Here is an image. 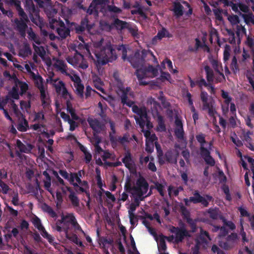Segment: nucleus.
Returning a JSON list of instances; mask_svg holds the SVG:
<instances>
[{
    "mask_svg": "<svg viewBox=\"0 0 254 254\" xmlns=\"http://www.w3.org/2000/svg\"><path fill=\"white\" fill-rule=\"evenodd\" d=\"M95 59L93 60L97 67H101L109 62H112L117 58L116 50L111 45H107L102 48L95 50Z\"/></svg>",
    "mask_w": 254,
    "mask_h": 254,
    "instance_id": "f257e3e1",
    "label": "nucleus"
},
{
    "mask_svg": "<svg viewBox=\"0 0 254 254\" xmlns=\"http://www.w3.org/2000/svg\"><path fill=\"white\" fill-rule=\"evenodd\" d=\"M119 91L121 92L120 95L121 103L123 105H126L129 107H132V110L134 113L137 115L141 108H139L136 105H133L134 102L133 101L128 99V95L131 97H133V92L131 91L130 87L125 88L124 87H119Z\"/></svg>",
    "mask_w": 254,
    "mask_h": 254,
    "instance_id": "f03ea898",
    "label": "nucleus"
},
{
    "mask_svg": "<svg viewBox=\"0 0 254 254\" xmlns=\"http://www.w3.org/2000/svg\"><path fill=\"white\" fill-rule=\"evenodd\" d=\"M212 196L206 194L205 197L201 196L198 191H195L193 193V196L190 197L189 198H184V201L186 206H190V202L194 204L201 203L203 207H207L209 205V202L213 200Z\"/></svg>",
    "mask_w": 254,
    "mask_h": 254,
    "instance_id": "7ed1b4c3",
    "label": "nucleus"
},
{
    "mask_svg": "<svg viewBox=\"0 0 254 254\" xmlns=\"http://www.w3.org/2000/svg\"><path fill=\"white\" fill-rule=\"evenodd\" d=\"M147 55V51L143 50L141 52L136 51L133 56H129L127 60L134 68H139L143 65L145 59Z\"/></svg>",
    "mask_w": 254,
    "mask_h": 254,
    "instance_id": "20e7f679",
    "label": "nucleus"
},
{
    "mask_svg": "<svg viewBox=\"0 0 254 254\" xmlns=\"http://www.w3.org/2000/svg\"><path fill=\"white\" fill-rule=\"evenodd\" d=\"M71 25L73 26L72 29H74L75 33L78 34H82L86 30L88 32H90L91 29L95 25L93 23H91L89 21L87 15L81 20L80 24L75 22H71Z\"/></svg>",
    "mask_w": 254,
    "mask_h": 254,
    "instance_id": "39448f33",
    "label": "nucleus"
},
{
    "mask_svg": "<svg viewBox=\"0 0 254 254\" xmlns=\"http://www.w3.org/2000/svg\"><path fill=\"white\" fill-rule=\"evenodd\" d=\"M183 225V227H181L171 226L169 229L171 233L175 234V243L176 244L182 242L185 237H191L189 231L186 229L184 224Z\"/></svg>",
    "mask_w": 254,
    "mask_h": 254,
    "instance_id": "423d86ee",
    "label": "nucleus"
},
{
    "mask_svg": "<svg viewBox=\"0 0 254 254\" xmlns=\"http://www.w3.org/2000/svg\"><path fill=\"white\" fill-rule=\"evenodd\" d=\"M134 191L139 197L146 193L148 189V184L146 180L140 176L136 182V186H133Z\"/></svg>",
    "mask_w": 254,
    "mask_h": 254,
    "instance_id": "0eeeda50",
    "label": "nucleus"
},
{
    "mask_svg": "<svg viewBox=\"0 0 254 254\" xmlns=\"http://www.w3.org/2000/svg\"><path fill=\"white\" fill-rule=\"evenodd\" d=\"M238 235L235 233H232L228 235L225 241H219V246L224 250H228L233 248L238 242Z\"/></svg>",
    "mask_w": 254,
    "mask_h": 254,
    "instance_id": "6e6552de",
    "label": "nucleus"
},
{
    "mask_svg": "<svg viewBox=\"0 0 254 254\" xmlns=\"http://www.w3.org/2000/svg\"><path fill=\"white\" fill-rule=\"evenodd\" d=\"M122 162L125 164L126 167L128 169L130 174L136 175V167L132 160L131 154L129 151H127L125 153L124 157L122 159Z\"/></svg>",
    "mask_w": 254,
    "mask_h": 254,
    "instance_id": "1a4fd4ad",
    "label": "nucleus"
},
{
    "mask_svg": "<svg viewBox=\"0 0 254 254\" xmlns=\"http://www.w3.org/2000/svg\"><path fill=\"white\" fill-rule=\"evenodd\" d=\"M28 22L26 21L24 19H19L17 18L14 20L15 26V29L19 33L22 37H25L26 35V31L28 28L26 23Z\"/></svg>",
    "mask_w": 254,
    "mask_h": 254,
    "instance_id": "9d476101",
    "label": "nucleus"
},
{
    "mask_svg": "<svg viewBox=\"0 0 254 254\" xmlns=\"http://www.w3.org/2000/svg\"><path fill=\"white\" fill-rule=\"evenodd\" d=\"M88 122L91 128L94 132V136H96V134L99 133L103 130L105 128L104 125L101 123L97 119H90L88 120Z\"/></svg>",
    "mask_w": 254,
    "mask_h": 254,
    "instance_id": "9b49d317",
    "label": "nucleus"
},
{
    "mask_svg": "<svg viewBox=\"0 0 254 254\" xmlns=\"http://www.w3.org/2000/svg\"><path fill=\"white\" fill-rule=\"evenodd\" d=\"M40 80V85L38 86V88L40 91V98L42 102V105L43 108H46L49 105L48 102V98L47 97L43 82V78L41 76L39 77Z\"/></svg>",
    "mask_w": 254,
    "mask_h": 254,
    "instance_id": "f8f14e48",
    "label": "nucleus"
},
{
    "mask_svg": "<svg viewBox=\"0 0 254 254\" xmlns=\"http://www.w3.org/2000/svg\"><path fill=\"white\" fill-rule=\"evenodd\" d=\"M60 25L56 28V31L61 39H64L70 36V29L66 27L64 22H60Z\"/></svg>",
    "mask_w": 254,
    "mask_h": 254,
    "instance_id": "ddd939ff",
    "label": "nucleus"
},
{
    "mask_svg": "<svg viewBox=\"0 0 254 254\" xmlns=\"http://www.w3.org/2000/svg\"><path fill=\"white\" fill-rule=\"evenodd\" d=\"M83 55L79 53L77 50H75L74 56H68L66 60L69 64L75 67L77 65H79V63L83 61Z\"/></svg>",
    "mask_w": 254,
    "mask_h": 254,
    "instance_id": "4468645a",
    "label": "nucleus"
},
{
    "mask_svg": "<svg viewBox=\"0 0 254 254\" xmlns=\"http://www.w3.org/2000/svg\"><path fill=\"white\" fill-rule=\"evenodd\" d=\"M176 128L174 130V133L176 137L179 139H183L184 137V131L182 122L179 119L175 120Z\"/></svg>",
    "mask_w": 254,
    "mask_h": 254,
    "instance_id": "2eb2a0df",
    "label": "nucleus"
},
{
    "mask_svg": "<svg viewBox=\"0 0 254 254\" xmlns=\"http://www.w3.org/2000/svg\"><path fill=\"white\" fill-rule=\"evenodd\" d=\"M135 75L139 81V85H146L148 83L143 79L146 76V70L141 68L137 69L135 72Z\"/></svg>",
    "mask_w": 254,
    "mask_h": 254,
    "instance_id": "dca6fc26",
    "label": "nucleus"
},
{
    "mask_svg": "<svg viewBox=\"0 0 254 254\" xmlns=\"http://www.w3.org/2000/svg\"><path fill=\"white\" fill-rule=\"evenodd\" d=\"M75 88L76 94L80 98L83 97V90L84 89V85L81 84V80L78 76L76 78L75 84H74Z\"/></svg>",
    "mask_w": 254,
    "mask_h": 254,
    "instance_id": "f3484780",
    "label": "nucleus"
},
{
    "mask_svg": "<svg viewBox=\"0 0 254 254\" xmlns=\"http://www.w3.org/2000/svg\"><path fill=\"white\" fill-rule=\"evenodd\" d=\"M16 146L21 152L28 153L32 149V145L31 144H27V145L23 144L21 140L17 139Z\"/></svg>",
    "mask_w": 254,
    "mask_h": 254,
    "instance_id": "a211bd4d",
    "label": "nucleus"
},
{
    "mask_svg": "<svg viewBox=\"0 0 254 254\" xmlns=\"http://www.w3.org/2000/svg\"><path fill=\"white\" fill-rule=\"evenodd\" d=\"M172 10L175 15L177 17L182 16L184 14V7L179 2H174L173 3Z\"/></svg>",
    "mask_w": 254,
    "mask_h": 254,
    "instance_id": "6ab92c4d",
    "label": "nucleus"
},
{
    "mask_svg": "<svg viewBox=\"0 0 254 254\" xmlns=\"http://www.w3.org/2000/svg\"><path fill=\"white\" fill-rule=\"evenodd\" d=\"M117 30H122L127 29L129 23L126 21H122L118 18H116L112 24Z\"/></svg>",
    "mask_w": 254,
    "mask_h": 254,
    "instance_id": "aec40b11",
    "label": "nucleus"
},
{
    "mask_svg": "<svg viewBox=\"0 0 254 254\" xmlns=\"http://www.w3.org/2000/svg\"><path fill=\"white\" fill-rule=\"evenodd\" d=\"M172 37V34H171L165 27H162L161 30H159L156 35V37L159 39V40H162L165 37L170 38Z\"/></svg>",
    "mask_w": 254,
    "mask_h": 254,
    "instance_id": "412c9836",
    "label": "nucleus"
},
{
    "mask_svg": "<svg viewBox=\"0 0 254 254\" xmlns=\"http://www.w3.org/2000/svg\"><path fill=\"white\" fill-rule=\"evenodd\" d=\"M206 72V77L208 82H212L214 81V74L212 69L208 65L204 67Z\"/></svg>",
    "mask_w": 254,
    "mask_h": 254,
    "instance_id": "4be33fe9",
    "label": "nucleus"
},
{
    "mask_svg": "<svg viewBox=\"0 0 254 254\" xmlns=\"http://www.w3.org/2000/svg\"><path fill=\"white\" fill-rule=\"evenodd\" d=\"M16 127L19 131L21 132H25L27 130L29 127L28 123L25 118H23L18 123Z\"/></svg>",
    "mask_w": 254,
    "mask_h": 254,
    "instance_id": "5701e85b",
    "label": "nucleus"
},
{
    "mask_svg": "<svg viewBox=\"0 0 254 254\" xmlns=\"http://www.w3.org/2000/svg\"><path fill=\"white\" fill-rule=\"evenodd\" d=\"M56 65V67L63 73L66 75H69V74L67 72V65L62 60H59Z\"/></svg>",
    "mask_w": 254,
    "mask_h": 254,
    "instance_id": "b1692460",
    "label": "nucleus"
},
{
    "mask_svg": "<svg viewBox=\"0 0 254 254\" xmlns=\"http://www.w3.org/2000/svg\"><path fill=\"white\" fill-rule=\"evenodd\" d=\"M181 210L182 214L184 215V218L186 219L187 222L190 226L195 222V221L190 217L189 212L186 207L183 205L181 206Z\"/></svg>",
    "mask_w": 254,
    "mask_h": 254,
    "instance_id": "393cba45",
    "label": "nucleus"
},
{
    "mask_svg": "<svg viewBox=\"0 0 254 254\" xmlns=\"http://www.w3.org/2000/svg\"><path fill=\"white\" fill-rule=\"evenodd\" d=\"M66 109L67 112L70 114L73 120H78L79 118L76 115L75 109L72 107L71 104L69 100L66 101Z\"/></svg>",
    "mask_w": 254,
    "mask_h": 254,
    "instance_id": "a878e982",
    "label": "nucleus"
},
{
    "mask_svg": "<svg viewBox=\"0 0 254 254\" xmlns=\"http://www.w3.org/2000/svg\"><path fill=\"white\" fill-rule=\"evenodd\" d=\"M80 149L84 153V160L86 164H89L92 160V156L91 154L87 150L86 148L82 145L80 146Z\"/></svg>",
    "mask_w": 254,
    "mask_h": 254,
    "instance_id": "bb28decb",
    "label": "nucleus"
},
{
    "mask_svg": "<svg viewBox=\"0 0 254 254\" xmlns=\"http://www.w3.org/2000/svg\"><path fill=\"white\" fill-rule=\"evenodd\" d=\"M210 62L212 67L217 73H219L223 70L222 64L217 60L212 58L210 59Z\"/></svg>",
    "mask_w": 254,
    "mask_h": 254,
    "instance_id": "cd10ccee",
    "label": "nucleus"
},
{
    "mask_svg": "<svg viewBox=\"0 0 254 254\" xmlns=\"http://www.w3.org/2000/svg\"><path fill=\"white\" fill-rule=\"evenodd\" d=\"M86 12L89 15L92 14L95 16H97L98 15V8L91 2L88 8L86 10Z\"/></svg>",
    "mask_w": 254,
    "mask_h": 254,
    "instance_id": "c85d7f7f",
    "label": "nucleus"
},
{
    "mask_svg": "<svg viewBox=\"0 0 254 254\" xmlns=\"http://www.w3.org/2000/svg\"><path fill=\"white\" fill-rule=\"evenodd\" d=\"M156 130L159 131H165L166 130L163 118L160 115L158 116V126Z\"/></svg>",
    "mask_w": 254,
    "mask_h": 254,
    "instance_id": "c756f323",
    "label": "nucleus"
},
{
    "mask_svg": "<svg viewBox=\"0 0 254 254\" xmlns=\"http://www.w3.org/2000/svg\"><path fill=\"white\" fill-rule=\"evenodd\" d=\"M49 25L52 29L54 30L58 27L60 25V22H64L59 18L58 20L57 18L54 17H49Z\"/></svg>",
    "mask_w": 254,
    "mask_h": 254,
    "instance_id": "7c9ffc66",
    "label": "nucleus"
},
{
    "mask_svg": "<svg viewBox=\"0 0 254 254\" xmlns=\"http://www.w3.org/2000/svg\"><path fill=\"white\" fill-rule=\"evenodd\" d=\"M32 51L29 45L25 44L22 49H21L19 52V55L22 57H25L31 55Z\"/></svg>",
    "mask_w": 254,
    "mask_h": 254,
    "instance_id": "2f4dec72",
    "label": "nucleus"
},
{
    "mask_svg": "<svg viewBox=\"0 0 254 254\" xmlns=\"http://www.w3.org/2000/svg\"><path fill=\"white\" fill-rule=\"evenodd\" d=\"M32 11L33 14H31V16H30V19L34 23L37 24V22L40 21V15L39 12L36 9L34 5L32 8Z\"/></svg>",
    "mask_w": 254,
    "mask_h": 254,
    "instance_id": "473e14b6",
    "label": "nucleus"
},
{
    "mask_svg": "<svg viewBox=\"0 0 254 254\" xmlns=\"http://www.w3.org/2000/svg\"><path fill=\"white\" fill-rule=\"evenodd\" d=\"M68 198L73 207H79V199L75 195V193H71V194H69L68 195Z\"/></svg>",
    "mask_w": 254,
    "mask_h": 254,
    "instance_id": "72a5a7b5",
    "label": "nucleus"
},
{
    "mask_svg": "<svg viewBox=\"0 0 254 254\" xmlns=\"http://www.w3.org/2000/svg\"><path fill=\"white\" fill-rule=\"evenodd\" d=\"M14 77L15 78V82L16 83H17L18 85H19L20 90L21 94L25 93L26 91L28 90V84L24 82L21 81L18 79V78L16 77V75H14Z\"/></svg>",
    "mask_w": 254,
    "mask_h": 254,
    "instance_id": "f704fd0d",
    "label": "nucleus"
},
{
    "mask_svg": "<svg viewBox=\"0 0 254 254\" xmlns=\"http://www.w3.org/2000/svg\"><path fill=\"white\" fill-rule=\"evenodd\" d=\"M159 251H165L167 249V246L165 240V236L163 235L160 236V240L158 244Z\"/></svg>",
    "mask_w": 254,
    "mask_h": 254,
    "instance_id": "c9c22d12",
    "label": "nucleus"
},
{
    "mask_svg": "<svg viewBox=\"0 0 254 254\" xmlns=\"http://www.w3.org/2000/svg\"><path fill=\"white\" fill-rule=\"evenodd\" d=\"M230 68L234 73H236L239 71L237 59L236 56H234L232 58Z\"/></svg>",
    "mask_w": 254,
    "mask_h": 254,
    "instance_id": "e433bc0d",
    "label": "nucleus"
},
{
    "mask_svg": "<svg viewBox=\"0 0 254 254\" xmlns=\"http://www.w3.org/2000/svg\"><path fill=\"white\" fill-rule=\"evenodd\" d=\"M69 182L70 184L73 185V184L77 183L78 185L81 183V178L77 177L75 173H70Z\"/></svg>",
    "mask_w": 254,
    "mask_h": 254,
    "instance_id": "4c0bfd02",
    "label": "nucleus"
},
{
    "mask_svg": "<svg viewBox=\"0 0 254 254\" xmlns=\"http://www.w3.org/2000/svg\"><path fill=\"white\" fill-rule=\"evenodd\" d=\"M208 213L209 214V217L212 219L216 220L219 217V214L218 208H209Z\"/></svg>",
    "mask_w": 254,
    "mask_h": 254,
    "instance_id": "58836bf2",
    "label": "nucleus"
},
{
    "mask_svg": "<svg viewBox=\"0 0 254 254\" xmlns=\"http://www.w3.org/2000/svg\"><path fill=\"white\" fill-rule=\"evenodd\" d=\"M45 120V115L43 111L38 112H35L34 122H40V121H44Z\"/></svg>",
    "mask_w": 254,
    "mask_h": 254,
    "instance_id": "ea45409f",
    "label": "nucleus"
},
{
    "mask_svg": "<svg viewBox=\"0 0 254 254\" xmlns=\"http://www.w3.org/2000/svg\"><path fill=\"white\" fill-rule=\"evenodd\" d=\"M109 139L112 146L114 148L117 147L119 142V136H116L113 133H109Z\"/></svg>",
    "mask_w": 254,
    "mask_h": 254,
    "instance_id": "a19ab883",
    "label": "nucleus"
},
{
    "mask_svg": "<svg viewBox=\"0 0 254 254\" xmlns=\"http://www.w3.org/2000/svg\"><path fill=\"white\" fill-rule=\"evenodd\" d=\"M32 223L34 226L38 230H42L44 229V227L41 224L40 219L36 216L33 218Z\"/></svg>",
    "mask_w": 254,
    "mask_h": 254,
    "instance_id": "79ce46f5",
    "label": "nucleus"
},
{
    "mask_svg": "<svg viewBox=\"0 0 254 254\" xmlns=\"http://www.w3.org/2000/svg\"><path fill=\"white\" fill-rule=\"evenodd\" d=\"M164 156L165 157L166 161L168 163H173L174 155L172 150H168L167 152H165Z\"/></svg>",
    "mask_w": 254,
    "mask_h": 254,
    "instance_id": "37998d69",
    "label": "nucleus"
},
{
    "mask_svg": "<svg viewBox=\"0 0 254 254\" xmlns=\"http://www.w3.org/2000/svg\"><path fill=\"white\" fill-rule=\"evenodd\" d=\"M127 29L128 30L129 33L134 37L138 38L139 35L138 33V29L136 26L134 27L130 26L129 24L127 26Z\"/></svg>",
    "mask_w": 254,
    "mask_h": 254,
    "instance_id": "c03bdc74",
    "label": "nucleus"
},
{
    "mask_svg": "<svg viewBox=\"0 0 254 254\" xmlns=\"http://www.w3.org/2000/svg\"><path fill=\"white\" fill-rule=\"evenodd\" d=\"M56 92L60 94L61 93L62 89L65 87L64 82L63 81H59L57 83L54 84Z\"/></svg>",
    "mask_w": 254,
    "mask_h": 254,
    "instance_id": "a18cd8bd",
    "label": "nucleus"
},
{
    "mask_svg": "<svg viewBox=\"0 0 254 254\" xmlns=\"http://www.w3.org/2000/svg\"><path fill=\"white\" fill-rule=\"evenodd\" d=\"M195 137L197 141L200 143V146L202 145L203 146H204V144L206 143L205 134L200 133L197 134Z\"/></svg>",
    "mask_w": 254,
    "mask_h": 254,
    "instance_id": "49530a36",
    "label": "nucleus"
},
{
    "mask_svg": "<svg viewBox=\"0 0 254 254\" xmlns=\"http://www.w3.org/2000/svg\"><path fill=\"white\" fill-rule=\"evenodd\" d=\"M66 220L68 219L67 222L70 223L73 226L78 225L76 219L72 213H69L65 215Z\"/></svg>",
    "mask_w": 254,
    "mask_h": 254,
    "instance_id": "de8ad7c7",
    "label": "nucleus"
},
{
    "mask_svg": "<svg viewBox=\"0 0 254 254\" xmlns=\"http://www.w3.org/2000/svg\"><path fill=\"white\" fill-rule=\"evenodd\" d=\"M117 50L119 51H121L122 54V59L125 61L127 59V50L125 46L123 45H119L117 47Z\"/></svg>",
    "mask_w": 254,
    "mask_h": 254,
    "instance_id": "09e8293b",
    "label": "nucleus"
},
{
    "mask_svg": "<svg viewBox=\"0 0 254 254\" xmlns=\"http://www.w3.org/2000/svg\"><path fill=\"white\" fill-rule=\"evenodd\" d=\"M147 118H138V117H135V118H134L136 124L139 125L140 127L142 129H144V126L145 125V119L146 120H147Z\"/></svg>",
    "mask_w": 254,
    "mask_h": 254,
    "instance_id": "8fccbe9b",
    "label": "nucleus"
},
{
    "mask_svg": "<svg viewBox=\"0 0 254 254\" xmlns=\"http://www.w3.org/2000/svg\"><path fill=\"white\" fill-rule=\"evenodd\" d=\"M228 19L232 25H236L240 23L239 17L237 15H229Z\"/></svg>",
    "mask_w": 254,
    "mask_h": 254,
    "instance_id": "3c124183",
    "label": "nucleus"
},
{
    "mask_svg": "<svg viewBox=\"0 0 254 254\" xmlns=\"http://www.w3.org/2000/svg\"><path fill=\"white\" fill-rule=\"evenodd\" d=\"M108 10L112 13L118 14L122 12V9L114 5H108L107 6Z\"/></svg>",
    "mask_w": 254,
    "mask_h": 254,
    "instance_id": "603ef678",
    "label": "nucleus"
},
{
    "mask_svg": "<svg viewBox=\"0 0 254 254\" xmlns=\"http://www.w3.org/2000/svg\"><path fill=\"white\" fill-rule=\"evenodd\" d=\"M199 150L200 154L203 158H204V157L208 156L209 155H210V151L208 149L205 148L204 146H202V145H201V146H200Z\"/></svg>",
    "mask_w": 254,
    "mask_h": 254,
    "instance_id": "864d4df0",
    "label": "nucleus"
},
{
    "mask_svg": "<svg viewBox=\"0 0 254 254\" xmlns=\"http://www.w3.org/2000/svg\"><path fill=\"white\" fill-rule=\"evenodd\" d=\"M96 172L97 173V175L96 177V180H97V184L98 187L102 189V188L103 186V184L102 183V178L100 175V171L98 168L96 169Z\"/></svg>",
    "mask_w": 254,
    "mask_h": 254,
    "instance_id": "5fc2aeb1",
    "label": "nucleus"
},
{
    "mask_svg": "<svg viewBox=\"0 0 254 254\" xmlns=\"http://www.w3.org/2000/svg\"><path fill=\"white\" fill-rule=\"evenodd\" d=\"M95 138V142L94 143V146L95 147L96 151L98 153H100L103 151V150L101 148V147L99 145V143L101 142V139L98 137L96 136Z\"/></svg>",
    "mask_w": 254,
    "mask_h": 254,
    "instance_id": "6e6d98bb",
    "label": "nucleus"
},
{
    "mask_svg": "<svg viewBox=\"0 0 254 254\" xmlns=\"http://www.w3.org/2000/svg\"><path fill=\"white\" fill-rule=\"evenodd\" d=\"M155 188L157 190V191L159 192L160 195L162 196H164L165 195L164 192V186L159 183L158 182H157L155 184Z\"/></svg>",
    "mask_w": 254,
    "mask_h": 254,
    "instance_id": "4d7b16f0",
    "label": "nucleus"
},
{
    "mask_svg": "<svg viewBox=\"0 0 254 254\" xmlns=\"http://www.w3.org/2000/svg\"><path fill=\"white\" fill-rule=\"evenodd\" d=\"M56 198H57V202H56L57 206L60 207L63 202V195L60 191H57Z\"/></svg>",
    "mask_w": 254,
    "mask_h": 254,
    "instance_id": "13d9d810",
    "label": "nucleus"
},
{
    "mask_svg": "<svg viewBox=\"0 0 254 254\" xmlns=\"http://www.w3.org/2000/svg\"><path fill=\"white\" fill-rule=\"evenodd\" d=\"M11 97L14 99L17 100L19 99V96L18 92V88L16 86H13L12 88L11 91L10 92Z\"/></svg>",
    "mask_w": 254,
    "mask_h": 254,
    "instance_id": "bf43d9fd",
    "label": "nucleus"
},
{
    "mask_svg": "<svg viewBox=\"0 0 254 254\" xmlns=\"http://www.w3.org/2000/svg\"><path fill=\"white\" fill-rule=\"evenodd\" d=\"M125 190L128 192H130L131 190L134 191L133 186L132 187L130 179L128 178L127 180L124 187Z\"/></svg>",
    "mask_w": 254,
    "mask_h": 254,
    "instance_id": "052dcab7",
    "label": "nucleus"
},
{
    "mask_svg": "<svg viewBox=\"0 0 254 254\" xmlns=\"http://www.w3.org/2000/svg\"><path fill=\"white\" fill-rule=\"evenodd\" d=\"M44 206L45 207V211L48 213L52 217L54 218L57 216L56 213L52 209V208L48 205L45 204Z\"/></svg>",
    "mask_w": 254,
    "mask_h": 254,
    "instance_id": "680f3d73",
    "label": "nucleus"
},
{
    "mask_svg": "<svg viewBox=\"0 0 254 254\" xmlns=\"http://www.w3.org/2000/svg\"><path fill=\"white\" fill-rule=\"evenodd\" d=\"M0 187L2 189V191L3 194H7L8 190H10L8 186L4 182L0 179Z\"/></svg>",
    "mask_w": 254,
    "mask_h": 254,
    "instance_id": "e2e57ef3",
    "label": "nucleus"
},
{
    "mask_svg": "<svg viewBox=\"0 0 254 254\" xmlns=\"http://www.w3.org/2000/svg\"><path fill=\"white\" fill-rule=\"evenodd\" d=\"M203 159L207 164L211 166H214L215 165V160L210 155L206 157H204Z\"/></svg>",
    "mask_w": 254,
    "mask_h": 254,
    "instance_id": "0e129e2a",
    "label": "nucleus"
},
{
    "mask_svg": "<svg viewBox=\"0 0 254 254\" xmlns=\"http://www.w3.org/2000/svg\"><path fill=\"white\" fill-rule=\"evenodd\" d=\"M223 223L225 226L228 227L232 231H233L236 229L235 224L231 221H227L224 219Z\"/></svg>",
    "mask_w": 254,
    "mask_h": 254,
    "instance_id": "69168bd1",
    "label": "nucleus"
},
{
    "mask_svg": "<svg viewBox=\"0 0 254 254\" xmlns=\"http://www.w3.org/2000/svg\"><path fill=\"white\" fill-rule=\"evenodd\" d=\"M61 93H62V97L64 99H66L68 98L69 99L72 100V97L71 95L68 93V92L65 87H64L62 89Z\"/></svg>",
    "mask_w": 254,
    "mask_h": 254,
    "instance_id": "338daca9",
    "label": "nucleus"
},
{
    "mask_svg": "<svg viewBox=\"0 0 254 254\" xmlns=\"http://www.w3.org/2000/svg\"><path fill=\"white\" fill-rule=\"evenodd\" d=\"M219 231L218 237L220 238L225 237L228 233V231L225 226L220 227Z\"/></svg>",
    "mask_w": 254,
    "mask_h": 254,
    "instance_id": "774afa93",
    "label": "nucleus"
}]
</instances>
